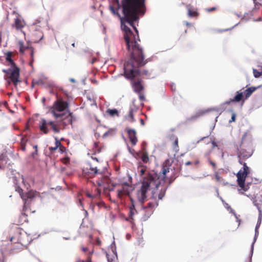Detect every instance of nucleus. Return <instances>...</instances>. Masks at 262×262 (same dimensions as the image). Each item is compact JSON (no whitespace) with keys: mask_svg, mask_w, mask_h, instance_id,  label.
<instances>
[{"mask_svg":"<svg viewBox=\"0 0 262 262\" xmlns=\"http://www.w3.org/2000/svg\"><path fill=\"white\" fill-rule=\"evenodd\" d=\"M125 131L127 133L128 137L132 145H135L138 142L137 133L136 130L134 129L126 128L125 129Z\"/></svg>","mask_w":262,"mask_h":262,"instance_id":"obj_14","label":"nucleus"},{"mask_svg":"<svg viewBox=\"0 0 262 262\" xmlns=\"http://www.w3.org/2000/svg\"><path fill=\"white\" fill-rule=\"evenodd\" d=\"M126 31L125 41L130 54V59L124 64V73L126 78L131 80L130 83L134 91L136 93L142 92L144 89L143 81L140 78L139 68L144 66L148 59H144L145 55L143 48L138 43L139 36L132 35L128 28L123 25Z\"/></svg>","mask_w":262,"mask_h":262,"instance_id":"obj_1","label":"nucleus"},{"mask_svg":"<svg viewBox=\"0 0 262 262\" xmlns=\"http://www.w3.org/2000/svg\"><path fill=\"white\" fill-rule=\"evenodd\" d=\"M81 249H82V250L83 252H86V251H88V248H86V247H82V248H81Z\"/></svg>","mask_w":262,"mask_h":262,"instance_id":"obj_54","label":"nucleus"},{"mask_svg":"<svg viewBox=\"0 0 262 262\" xmlns=\"http://www.w3.org/2000/svg\"><path fill=\"white\" fill-rule=\"evenodd\" d=\"M137 108L135 106H131L127 115L125 116V119L129 122L133 123L135 121L134 117V113L136 112Z\"/></svg>","mask_w":262,"mask_h":262,"instance_id":"obj_18","label":"nucleus"},{"mask_svg":"<svg viewBox=\"0 0 262 262\" xmlns=\"http://www.w3.org/2000/svg\"><path fill=\"white\" fill-rule=\"evenodd\" d=\"M169 167L164 166L162 167L161 173L151 171L145 173L143 177L142 185L138 192L140 202L144 203L147 198V192L151 191V196L145 207L155 210L158 206V201L165 196L167 186L165 183L168 180L167 174L169 172Z\"/></svg>","mask_w":262,"mask_h":262,"instance_id":"obj_2","label":"nucleus"},{"mask_svg":"<svg viewBox=\"0 0 262 262\" xmlns=\"http://www.w3.org/2000/svg\"><path fill=\"white\" fill-rule=\"evenodd\" d=\"M106 114L112 117H114L115 116L118 117L119 116V112L116 108H114V109L108 108L106 111Z\"/></svg>","mask_w":262,"mask_h":262,"instance_id":"obj_26","label":"nucleus"},{"mask_svg":"<svg viewBox=\"0 0 262 262\" xmlns=\"http://www.w3.org/2000/svg\"><path fill=\"white\" fill-rule=\"evenodd\" d=\"M114 1L117 4L118 8L121 7L122 9L123 17H121L118 12L117 14L120 18L121 28L124 32V38L126 31L123 25L128 28L132 35H136L137 37L139 36L138 31L134 25V22L138 20L139 14L142 13L145 0H122L121 5L119 0Z\"/></svg>","mask_w":262,"mask_h":262,"instance_id":"obj_3","label":"nucleus"},{"mask_svg":"<svg viewBox=\"0 0 262 262\" xmlns=\"http://www.w3.org/2000/svg\"><path fill=\"white\" fill-rule=\"evenodd\" d=\"M64 163L65 164H67L69 162L70 159H69V158H67L64 159Z\"/></svg>","mask_w":262,"mask_h":262,"instance_id":"obj_53","label":"nucleus"},{"mask_svg":"<svg viewBox=\"0 0 262 262\" xmlns=\"http://www.w3.org/2000/svg\"><path fill=\"white\" fill-rule=\"evenodd\" d=\"M18 44H19V51L21 53H22V54L24 53L26 50H30L31 57V63H32V62H33V61H34V49H33V48L32 47H25L23 42L21 41H19L18 42Z\"/></svg>","mask_w":262,"mask_h":262,"instance_id":"obj_15","label":"nucleus"},{"mask_svg":"<svg viewBox=\"0 0 262 262\" xmlns=\"http://www.w3.org/2000/svg\"><path fill=\"white\" fill-rule=\"evenodd\" d=\"M76 262H92L91 257L89 256L85 260L77 258Z\"/></svg>","mask_w":262,"mask_h":262,"instance_id":"obj_39","label":"nucleus"},{"mask_svg":"<svg viewBox=\"0 0 262 262\" xmlns=\"http://www.w3.org/2000/svg\"><path fill=\"white\" fill-rule=\"evenodd\" d=\"M110 10L114 14H115V10L113 7L110 6Z\"/></svg>","mask_w":262,"mask_h":262,"instance_id":"obj_52","label":"nucleus"},{"mask_svg":"<svg viewBox=\"0 0 262 262\" xmlns=\"http://www.w3.org/2000/svg\"><path fill=\"white\" fill-rule=\"evenodd\" d=\"M19 231V229L17 230L16 237H11L10 241L14 242L15 243H18L22 246H25L27 244L28 241H25V238L27 237V236L26 234H21Z\"/></svg>","mask_w":262,"mask_h":262,"instance_id":"obj_11","label":"nucleus"},{"mask_svg":"<svg viewBox=\"0 0 262 262\" xmlns=\"http://www.w3.org/2000/svg\"><path fill=\"white\" fill-rule=\"evenodd\" d=\"M210 142L211 143L212 145V148H214L215 147H218V145H217V143L215 141L214 139L210 138Z\"/></svg>","mask_w":262,"mask_h":262,"instance_id":"obj_41","label":"nucleus"},{"mask_svg":"<svg viewBox=\"0 0 262 262\" xmlns=\"http://www.w3.org/2000/svg\"><path fill=\"white\" fill-rule=\"evenodd\" d=\"M152 72V70H144L141 72H140V75L142 74V75H144L148 78L151 76Z\"/></svg>","mask_w":262,"mask_h":262,"instance_id":"obj_36","label":"nucleus"},{"mask_svg":"<svg viewBox=\"0 0 262 262\" xmlns=\"http://www.w3.org/2000/svg\"><path fill=\"white\" fill-rule=\"evenodd\" d=\"M171 130H172V131H174L175 129H172Z\"/></svg>","mask_w":262,"mask_h":262,"instance_id":"obj_64","label":"nucleus"},{"mask_svg":"<svg viewBox=\"0 0 262 262\" xmlns=\"http://www.w3.org/2000/svg\"><path fill=\"white\" fill-rule=\"evenodd\" d=\"M243 95L242 93L239 91L236 92V95L232 99L224 102V104H230L231 102H239L243 99Z\"/></svg>","mask_w":262,"mask_h":262,"instance_id":"obj_16","label":"nucleus"},{"mask_svg":"<svg viewBox=\"0 0 262 262\" xmlns=\"http://www.w3.org/2000/svg\"><path fill=\"white\" fill-rule=\"evenodd\" d=\"M89 168H87L88 172L91 174L92 177H95L99 174H102V171L99 168L98 165H96L91 162L89 163Z\"/></svg>","mask_w":262,"mask_h":262,"instance_id":"obj_13","label":"nucleus"},{"mask_svg":"<svg viewBox=\"0 0 262 262\" xmlns=\"http://www.w3.org/2000/svg\"><path fill=\"white\" fill-rule=\"evenodd\" d=\"M69 108V103L62 99H58L53 104L50 109V113L55 119L63 117L66 115V111Z\"/></svg>","mask_w":262,"mask_h":262,"instance_id":"obj_5","label":"nucleus"},{"mask_svg":"<svg viewBox=\"0 0 262 262\" xmlns=\"http://www.w3.org/2000/svg\"><path fill=\"white\" fill-rule=\"evenodd\" d=\"M256 5H262V0H253Z\"/></svg>","mask_w":262,"mask_h":262,"instance_id":"obj_47","label":"nucleus"},{"mask_svg":"<svg viewBox=\"0 0 262 262\" xmlns=\"http://www.w3.org/2000/svg\"><path fill=\"white\" fill-rule=\"evenodd\" d=\"M58 120L56 121V123H60V126L61 127V129H63L66 126L69 124H72L73 122V116L72 113L69 112L68 113H66V115L62 118H59Z\"/></svg>","mask_w":262,"mask_h":262,"instance_id":"obj_10","label":"nucleus"},{"mask_svg":"<svg viewBox=\"0 0 262 262\" xmlns=\"http://www.w3.org/2000/svg\"><path fill=\"white\" fill-rule=\"evenodd\" d=\"M18 225H23L25 223L28 222L27 215L25 213H22L18 217L16 221Z\"/></svg>","mask_w":262,"mask_h":262,"instance_id":"obj_23","label":"nucleus"},{"mask_svg":"<svg viewBox=\"0 0 262 262\" xmlns=\"http://www.w3.org/2000/svg\"><path fill=\"white\" fill-rule=\"evenodd\" d=\"M33 148L35 149V153L37 154V145H34Z\"/></svg>","mask_w":262,"mask_h":262,"instance_id":"obj_55","label":"nucleus"},{"mask_svg":"<svg viewBox=\"0 0 262 262\" xmlns=\"http://www.w3.org/2000/svg\"><path fill=\"white\" fill-rule=\"evenodd\" d=\"M116 133V128H110L103 135L102 138H106L108 137H113L115 135Z\"/></svg>","mask_w":262,"mask_h":262,"instance_id":"obj_25","label":"nucleus"},{"mask_svg":"<svg viewBox=\"0 0 262 262\" xmlns=\"http://www.w3.org/2000/svg\"><path fill=\"white\" fill-rule=\"evenodd\" d=\"M256 88L255 87H250L246 90H245L243 92H242L243 93V97H245L244 99H247L256 90Z\"/></svg>","mask_w":262,"mask_h":262,"instance_id":"obj_21","label":"nucleus"},{"mask_svg":"<svg viewBox=\"0 0 262 262\" xmlns=\"http://www.w3.org/2000/svg\"><path fill=\"white\" fill-rule=\"evenodd\" d=\"M117 192V197L122 199L125 196H129L133 190V187L127 182L114 184V191Z\"/></svg>","mask_w":262,"mask_h":262,"instance_id":"obj_8","label":"nucleus"},{"mask_svg":"<svg viewBox=\"0 0 262 262\" xmlns=\"http://www.w3.org/2000/svg\"><path fill=\"white\" fill-rule=\"evenodd\" d=\"M58 148L59 149V151L61 153L64 152L66 151V148L64 146H63L61 144V145L58 147Z\"/></svg>","mask_w":262,"mask_h":262,"instance_id":"obj_42","label":"nucleus"},{"mask_svg":"<svg viewBox=\"0 0 262 262\" xmlns=\"http://www.w3.org/2000/svg\"><path fill=\"white\" fill-rule=\"evenodd\" d=\"M186 25H187V26H190V24H189V23H186Z\"/></svg>","mask_w":262,"mask_h":262,"instance_id":"obj_61","label":"nucleus"},{"mask_svg":"<svg viewBox=\"0 0 262 262\" xmlns=\"http://www.w3.org/2000/svg\"><path fill=\"white\" fill-rule=\"evenodd\" d=\"M55 147H50L49 148V150L51 151V152H53V151H54L55 150H56L59 146L61 145V142L57 138H55Z\"/></svg>","mask_w":262,"mask_h":262,"instance_id":"obj_31","label":"nucleus"},{"mask_svg":"<svg viewBox=\"0 0 262 262\" xmlns=\"http://www.w3.org/2000/svg\"><path fill=\"white\" fill-rule=\"evenodd\" d=\"M208 137V136H207V137H203V138H201V139H200V141H202V140H203L205 139L206 138H207Z\"/></svg>","mask_w":262,"mask_h":262,"instance_id":"obj_59","label":"nucleus"},{"mask_svg":"<svg viewBox=\"0 0 262 262\" xmlns=\"http://www.w3.org/2000/svg\"><path fill=\"white\" fill-rule=\"evenodd\" d=\"M4 166L0 165V169L3 168Z\"/></svg>","mask_w":262,"mask_h":262,"instance_id":"obj_60","label":"nucleus"},{"mask_svg":"<svg viewBox=\"0 0 262 262\" xmlns=\"http://www.w3.org/2000/svg\"><path fill=\"white\" fill-rule=\"evenodd\" d=\"M15 190L19 193L20 196L22 198V196L25 194V193H23V190L22 189V188L18 186H16L15 187Z\"/></svg>","mask_w":262,"mask_h":262,"instance_id":"obj_38","label":"nucleus"},{"mask_svg":"<svg viewBox=\"0 0 262 262\" xmlns=\"http://www.w3.org/2000/svg\"><path fill=\"white\" fill-rule=\"evenodd\" d=\"M28 141V138L26 135L21 136L20 141V149L23 151L26 150V146Z\"/></svg>","mask_w":262,"mask_h":262,"instance_id":"obj_24","label":"nucleus"},{"mask_svg":"<svg viewBox=\"0 0 262 262\" xmlns=\"http://www.w3.org/2000/svg\"><path fill=\"white\" fill-rule=\"evenodd\" d=\"M101 174V177L96 181L99 187H102L104 192L114 191V184H111V180L108 176Z\"/></svg>","mask_w":262,"mask_h":262,"instance_id":"obj_9","label":"nucleus"},{"mask_svg":"<svg viewBox=\"0 0 262 262\" xmlns=\"http://www.w3.org/2000/svg\"><path fill=\"white\" fill-rule=\"evenodd\" d=\"M258 228H259L258 225H256V226L255 227V238L256 237V236H257L258 235Z\"/></svg>","mask_w":262,"mask_h":262,"instance_id":"obj_48","label":"nucleus"},{"mask_svg":"<svg viewBox=\"0 0 262 262\" xmlns=\"http://www.w3.org/2000/svg\"><path fill=\"white\" fill-rule=\"evenodd\" d=\"M261 213L260 212L259 214V217H258L257 223V225H258V227H259V226L261 224Z\"/></svg>","mask_w":262,"mask_h":262,"instance_id":"obj_46","label":"nucleus"},{"mask_svg":"<svg viewBox=\"0 0 262 262\" xmlns=\"http://www.w3.org/2000/svg\"><path fill=\"white\" fill-rule=\"evenodd\" d=\"M72 46H73V47H75V43H72Z\"/></svg>","mask_w":262,"mask_h":262,"instance_id":"obj_63","label":"nucleus"},{"mask_svg":"<svg viewBox=\"0 0 262 262\" xmlns=\"http://www.w3.org/2000/svg\"><path fill=\"white\" fill-rule=\"evenodd\" d=\"M100 193H101V190L99 189H97V193L96 194H92L90 192H86L85 194L88 197L93 199L94 198H99L100 195Z\"/></svg>","mask_w":262,"mask_h":262,"instance_id":"obj_30","label":"nucleus"},{"mask_svg":"<svg viewBox=\"0 0 262 262\" xmlns=\"http://www.w3.org/2000/svg\"><path fill=\"white\" fill-rule=\"evenodd\" d=\"M132 204L129 206V211L128 213V217L127 218L126 220L127 221L130 222L131 220H134V216L137 213V211L135 208V205L134 204V203L133 202V200H132Z\"/></svg>","mask_w":262,"mask_h":262,"instance_id":"obj_19","label":"nucleus"},{"mask_svg":"<svg viewBox=\"0 0 262 262\" xmlns=\"http://www.w3.org/2000/svg\"><path fill=\"white\" fill-rule=\"evenodd\" d=\"M261 20V18L260 17H259L258 19H257L256 20Z\"/></svg>","mask_w":262,"mask_h":262,"instance_id":"obj_62","label":"nucleus"},{"mask_svg":"<svg viewBox=\"0 0 262 262\" xmlns=\"http://www.w3.org/2000/svg\"><path fill=\"white\" fill-rule=\"evenodd\" d=\"M186 8L188 10V15L189 17H197L199 15V13L192 9V7L191 5L189 4L186 6Z\"/></svg>","mask_w":262,"mask_h":262,"instance_id":"obj_22","label":"nucleus"},{"mask_svg":"<svg viewBox=\"0 0 262 262\" xmlns=\"http://www.w3.org/2000/svg\"><path fill=\"white\" fill-rule=\"evenodd\" d=\"M214 179L217 183H221L223 181V178L217 172L214 174Z\"/></svg>","mask_w":262,"mask_h":262,"instance_id":"obj_34","label":"nucleus"},{"mask_svg":"<svg viewBox=\"0 0 262 262\" xmlns=\"http://www.w3.org/2000/svg\"><path fill=\"white\" fill-rule=\"evenodd\" d=\"M140 158L144 163H147L149 161L148 153L145 150L141 153Z\"/></svg>","mask_w":262,"mask_h":262,"instance_id":"obj_27","label":"nucleus"},{"mask_svg":"<svg viewBox=\"0 0 262 262\" xmlns=\"http://www.w3.org/2000/svg\"><path fill=\"white\" fill-rule=\"evenodd\" d=\"M12 53L11 52H8L6 54V60L8 61L11 64V67L16 66L14 61L12 59Z\"/></svg>","mask_w":262,"mask_h":262,"instance_id":"obj_28","label":"nucleus"},{"mask_svg":"<svg viewBox=\"0 0 262 262\" xmlns=\"http://www.w3.org/2000/svg\"><path fill=\"white\" fill-rule=\"evenodd\" d=\"M92 158L93 160H95L97 162H98V159L97 158L92 157Z\"/></svg>","mask_w":262,"mask_h":262,"instance_id":"obj_56","label":"nucleus"},{"mask_svg":"<svg viewBox=\"0 0 262 262\" xmlns=\"http://www.w3.org/2000/svg\"><path fill=\"white\" fill-rule=\"evenodd\" d=\"M253 72L255 78H259L260 76H262V71H259L256 69H253Z\"/></svg>","mask_w":262,"mask_h":262,"instance_id":"obj_37","label":"nucleus"},{"mask_svg":"<svg viewBox=\"0 0 262 262\" xmlns=\"http://www.w3.org/2000/svg\"><path fill=\"white\" fill-rule=\"evenodd\" d=\"M247 133H245L243 136L241 145L237 148V156L238 163L243 165V169H240L236 174L237 183L239 187V191L242 194L248 190L245 186V180L250 173V169L245 162L253 154V149L250 138L247 139Z\"/></svg>","mask_w":262,"mask_h":262,"instance_id":"obj_4","label":"nucleus"},{"mask_svg":"<svg viewBox=\"0 0 262 262\" xmlns=\"http://www.w3.org/2000/svg\"><path fill=\"white\" fill-rule=\"evenodd\" d=\"M236 114L235 113H233L232 114L231 120H229V123H231L232 122H234L236 119Z\"/></svg>","mask_w":262,"mask_h":262,"instance_id":"obj_44","label":"nucleus"},{"mask_svg":"<svg viewBox=\"0 0 262 262\" xmlns=\"http://www.w3.org/2000/svg\"><path fill=\"white\" fill-rule=\"evenodd\" d=\"M146 170V167L143 165H140L138 168V171L140 176H143L145 174Z\"/></svg>","mask_w":262,"mask_h":262,"instance_id":"obj_33","label":"nucleus"},{"mask_svg":"<svg viewBox=\"0 0 262 262\" xmlns=\"http://www.w3.org/2000/svg\"><path fill=\"white\" fill-rule=\"evenodd\" d=\"M39 195V193L38 192L33 190L25 193V194L22 196V199L24 201V209L26 208L28 205L27 201L29 199L32 200Z\"/></svg>","mask_w":262,"mask_h":262,"instance_id":"obj_12","label":"nucleus"},{"mask_svg":"<svg viewBox=\"0 0 262 262\" xmlns=\"http://www.w3.org/2000/svg\"><path fill=\"white\" fill-rule=\"evenodd\" d=\"M154 210L142 206V219L144 221H146L153 213Z\"/></svg>","mask_w":262,"mask_h":262,"instance_id":"obj_17","label":"nucleus"},{"mask_svg":"<svg viewBox=\"0 0 262 262\" xmlns=\"http://www.w3.org/2000/svg\"><path fill=\"white\" fill-rule=\"evenodd\" d=\"M205 114V112H200L196 114V117H200L203 116Z\"/></svg>","mask_w":262,"mask_h":262,"instance_id":"obj_49","label":"nucleus"},{"mask_svg":"<svg viewBox=\"0 0 262 262\" xmlns=\"http://www.w3.org/2000/svg\"><path fill=\"white\" fill-rule=\"evenodd\" d=\"M112 252L113 253L112 257H110V254L106 253V256L107 259V261L108 262H112L114 261V260L115 259V258L117 257V253L114 250H112Z\"/></svg>","mask_w":262,"mask_h":262,"instance_id":"obj_32","label":"nucleus"},{"mask_svg":"<svg viewBox=\"0 0 262 262\" xmlns=\"http://www.w3.org/2000/svg\"><path fill=\"white\" fill-rule=\"evenodd\" d=\"M172 146L173 150L176 152H178L179 150V147L178 145V139H176L175 141H173V142H172Z\"/></svg>","mask_w":262,"mask_h":262,"instance_id":"obj_35","label":"nucleus"},{"mask_svg":"<svg viewBox=\"0 0 262 262\" xmlns=\"http://www.w3.org/2000/svg\"><path fill=\"white\" fill-rule=\"evenodd\" d=\"M178 139V138L174 134H172L169 136V139L171 142H173V141H175L176 139Z\"/></svg>","mask_w":262,"mask_h":262,"instance_id":"obj_43","label":"nucleus"},{"mask_svg":"<svg viewBox=\"0 0 262 262\" xmlns=\"http://www.w3.org/2000/svg\"><path fill=\"white\" fill-rule=\"evenodd\" d=\"M43 37V34L41 31L35 30L32 34V40L34 42H38Z\"/></svg>","mask_w":262,"mask_h":262,"instance_id":"obj_20","label":"nucleus"},{"mask_svg":"<svg viewBox=\"0 0 262 262\" xmlns=\"http://www.w3.org/2000/svg\"><path fill=\"white\" fill-rule=\"evenodd\" d=\"M59 124L56 123V121H47L42 118L39 122V128L40 132L44 134H48L50 130H52L55 134H58L61 130Z\"/></svg>","mask_w":262,"mask_h":262,"instance_id":"obj_6","label":"nucleus"},{"mask_svg":"<svg viewBox=\"0 0 262 262\" xmlns=\"http://www.w3.org/2000/svg\"><path fill=\"white\" fill-rule=\"evenodd\" d=\"M209 163L214 168H215L216 164L214 162H212L211 161H210Z\"/></svg>","mask_w":262,"mask_h":262,"instance_id":"obj_50","label":"nucleus"},{"mask_svg":"<svg viewBox=\"0 0 262 262\" xmlns=\"http://www.w3.org/2000/svg\"><path fill=\"white\" fill-rule=\"evenodd\" d=\"M192 164V163L190 161H188V162H187L185 164L186 165H191Z\"/></svg>","mask_w":262,"mask_h":262,"instance_id":"obj_58","label":"nucleus"},{"mask_svg":"<svg viewBox=\"0 0 262 262\" xmlns=\"http://www.w3.org/2000/svg\"><path fill=\"white\" fill-rule=\"evenodd\" d=\"M258 67L259 68V70H260V71H262V64L260 65H258Z\"/></svg>","mask_w":262,"mask_h":262,"instance_id":"obj_57","label":"nucleus"},{"mask_svg":"<svg viewBox=\"0 0 262 262\" xmlns=\"http://www.w3.org/2000/svg\"><path fill=\"white\" fill-rule=\"evenodd\" d=\"M216 7H213L212 8H206L205 9V10L208 12H212V11H215L216 10Z\"/></svg>","mask_w":262,"mask_h":262,"instance_id":"obj_45","label":"nucleus"},{"mask_svg":"<svg viewBox=\"0 0 262 262\" xmlns=\"http://www.w3.org/2000/svg\"><path fill=\"white\" fill-rule=\"evenodd\" d=\"M14 27L17 30L21 29L24 27L23 23L19 18L15 19Z\"/></svg>","mask_w":262,"mask_h":262,"instance_id":"obj_29","label":"nucleus"},{"mask_svg":"<svg viewBox=\"0 0 262 262\" xmlns=\"http://www.w3.org/2000/svg\"><path fill=\"white\" fill-rule=\"evenodd\" d=\"M137 93L138 94L139 99L141 101H143L145 100V97L144 95H143V94L142 93V92H140V93Z\"/></svg>","mask_w":262,"mask_h":262,"instance_id":"obj_40","label":"nucleus"},{"mask_svg":"<svg viewBox=\"0 0 262 262\" xmlns=\"http://www.w3.org/2000/svg\"><path fill=\"white\" fill-rule=\"evenodd\" d=\"M140 122L141 125L144 126L145 125V123L143 119L141 118L140 119Z\"/></svg>","mask_w":262,"mask_h":262,"instance_id":"obj_51","label":"nucleus"},{"mask_svg":"<svg viewBox=\"0 0 262 262\" xmlns=\"http://www.w3.org/2000/svg\"><path fill=\"white\" fill-rule=\"evenodd\" d=\"M6 74V80L8 85L11 83L16 87L18 84L21 82L19 79L20 70L17 66H14L7 70H3V71Z\"/></svg>","mask_w":262,"mask_h":262,"instance_id":"obj_7","label":"nucleus"}]
</instances>
